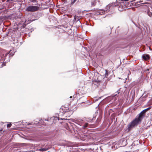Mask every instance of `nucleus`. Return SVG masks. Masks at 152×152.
Masks as SVG:
<instances>
[{"label":"nucleus","instance_id":"obj_1","mask_svg":"<svg viewBox=\"0 0 152 152\" xmlns=\"http://www.w3.org/2000/svg\"><path fill=\"white\" fill-rule=\"evenodd\" d=\"M69 108L68 107H65L64 106L62 107L60 109L59 115L56 114L55 116L50 117V118H48V125H51L53 126L56 123H62V122L60 121V119L61 120H67V118H61L60 116H62V114L63 113L69 112Z\"/></svg>","mask_w":152,"mask_h":152},{"label":"nucleus","instance_id":"obj_2","mask_svg":"<svg viewBox=\"0 0 152 152\" xmlns=\"http://www.w3.org/2000/svg\"><path fill=\"white\" fill-rule=\"evenodd\" d=\"M145 113L142 110L131 122L127 125L126 128L128 131L129 132L134 127L140 124L143 118L145 116Z\"/></svg>","mask_w":152,"mask_h":152},{"label":"nucleus","instance_id":"obj_3","mask_svg":"<svg viewBox=\"0 0 152 152\" xmlns=\"http://www.w3.org/2000/svg\"><path fill=\"white\" fill-rule=\"evenodd\" d=\"M94 120V118L91 119L89 118L84 120L77 119L75 120V123L80 126L82 128L89 129L91 126L90 124L93 122Z\"/></svg>","mask_w":152,"mask_h":152},{"label":"nucleus","instance_id":"obj_4","mask_svg":"<svg viewBox=\"0 0 152 152\" xmlns=\"http://www.w3.org/2000/svg\"><path fill=\"white\" fill-rule=\"evenodd\" d=\"M90 136L87 134H82L80 135V138L82 141H87L88 140Z\"/></svg>","mask_w":152,"mask_h":152},{"label":"nucleus","instance_id":"obj_5","mask_svg":"<svg viewBox=\"0 0 152 152\" xmlns=\"http://www.w3.org/2000/svg\"><path fill=\"white\" fill-rule=\"evenodd\" d=\"M39 7L37 6H29L26 9V10L29 12H33L37 10Z\"/></svg>","mask_w":152,"mask_h":152},{"label":"nucleus","instance_id":"obj_6","mask_svg":"<svg viewBox=\"0 0 152 152\" xmlns=\"http://www.w3.org/2000/svg\"><path fill=\"white\" fill-rule=\"evenodd\" d=\"M9 53V52H5L0 56V63H1L3 61H5L6 58V57L7 56Z\"/></svg>","mask_w":152,"mask_h":152},{"label":"nucleus","instance_id":"obj_7","mask_svg":"<svg viewBox=\"0 0 152 152\" xmlns=\"http://www.w3.org/2000/svg\"><path fill=\"white\" fill-rule=\"evenodd\" d=\"M71 114L69 112H68L62 114V116L64 117H69L70 116Z\"/></svg>","mask_w":152,"mask_h":152},{"label":"nucleus","instance_id":"obj_8","mask_svg":"<svg viewBox=\"0 0 152 152\" xmlns=\"http://www.w3.org/2000/svg\"><path fill=\"white\" fill-rule=\"evenodd\" d=\"M142 58L145 60H147L149 59L150 56L148 54H145L142 56Z\"/></svg>","mask_w":152,"mask_h":152},{"label":"nucleus","instance_id":"obj_9","mask_svg":"<svg viewBox=\"0 0 152 152\" xmlns=\"http://www.w3.org/2000/svg\"><path fill=\"white\" fill-rule=\"evenodd\" d=\"M38 122L39 124H41L42 125H46V123L42 120L41 121L39 120V122Z\"/></svg>","mask_w":152,"mask_h":152},{"label":"nucleus","instance_id":"obj_10","mask_svg":"<svg viewBox=\"0 0 152 152\" xmlns=\"http://www.w3.org/2000/svg\"><path fill=\"white\" fill-rule=\"evenodd\" d=\"M148 15L150 17H151V16H152V13L151 12L149 11H148Z\"/></svg>","mask_w":152,"mask_h":152},{"label":"nucleus","instance_id":"obj_11","mask_svg":"<svg viewBox=\"0 0 152 152\" xmlns=\"http://www.w3.org/2000/svg\"><path fill=\"white\" fill-rule=\"evenodd\" d=\"M151 108V107H149L144 110H143V111H144L145 113H146V112L148 110H149Z\"/></svg>","mask_w":152,"mask_h":152},{"label":"nucleus","instance_id":"obj_12","mask_svg":"<svg viewBox=\"0 0 152 152\" xmlns=\"http://www.w3.org/2000/svg\"><path fill=\"white\" fill-rule=\"evenodd\" d=\"M47 149H46V148H44L40 149L39 150L42 151H46L47 150Z\"/></svg>","mask_w":152,"mask_h":152},{"label":"nucleus","instance_id":"obj_13","mask_svg":"<svg viewBox=\"0 0 152 152\" xmlns=\"http://www.w3.org/2000/svg\"><path fill=\"white\" fill-rule=\"evenodd\" d=\"M12 126V124L11 123H10L9 124H8L7 125V128L10 127Z\"/></svg>","mask_w":152,"mask_h":152},{"label":"nucleus","instance_id":"obj_14","mask_svg":"<svg viewBox=\"0 0 152 152\" xmlns=\"http://www.w3.org/2000/svg\"><path fill=\"white\" fill-rule=\"evenodd\" d=\"M101 11H102V13H99V14H100V15H102V14H104V11L103 10H102Z\"/></svg>","mask_w":152,"mask_h":152},{"label":"nucleus","instance_id":"obj_15","mask_svg":"<svg viewBox=\"0 0 152 152\" xmlns=\"http://www.w3.org/2000/svg\"><path fill=\"white\" fill-rule=\"evenodd\" d=\"M37 123H35V122H32L31 123H30L29 124H37Z\"/></svg>","mask_w":152,"mask_h":152},{"label":"nucleus","instance_id":"obj_16","mask_svg":"<svg viewBox=\"0 0 152 152\" xmlns=\"http://www.w3.org/2000/svg\"><path fill=\"white\" fill-rule=\"evenodd\" d=\"M74 96H70L69 97L70 98H72V99H73L74 98Z\"/></svg>","mask_w":152,"mask_h":152},{"label":"nucleus","instance_id":"obj_17","mask_svg":"<svg viewBox=\"0 0 152 152\" xmlns=\"http://www.w3.org/2000/svg\"><path fill=\"white\" fill-rule=\"evenodd\" d=\"M108 74L107 73V70L106 71V73H105V77L107 76Z\"/></svg>","mask_w":152,"mask_h":152},{"label":"nucleus","instance_id":"obj_18","mask_svg":"<svg viewBox=\"0 0 152 152\" xmlns=\"http://www.w3.org/2000/svg\"><path fill=\"white\" fill-rule=\"evenodd\" d=\"M129 0H122V1H128Z\"/></svg>","mask_w":152,"mask_h":152},{"label":"nucleus","instance_id":"obj_19","mask_svg":"<svg viewBox=\"0 0 152 152\" xmlns=\"http://www.w3.org/2000/svg\"><path fill=\"white\" fill-rule=\"evenodd\" d=\"M129 73L128 74V75H129V74H131V72L130 71H129Z\"/></svg>","mask_w":152,"mask_h":152},{"label":"nucleus","instance_id":"obj_20","mask_svg":"<svg viewBox=\"0 0 152 152\" xmlns=\"http://www.w3.org/2000/svg\"><path fill=\"white\" fill-rule=\"evenodd\" d=\"M107 7V8L108 7H109V6H107V7Z\"/></svg>","mask_w":152,"mask_h":152},{"label":"nucleus","instance_id":"obj_21","mask_svg":"<svg viewBox=\"0 0 152 152\" xmlns=\"http://www.w3.org/2000/svg\"><path fill=\"white\" fill-rule=\"evenodd\" d=\"M125 79H126V80H127V78H126Z\"/></svg>","mask_w":152,"mask_h":152},{"label":"nucleus","instance_id":"obj_22","mask_svg":"<svg viewBox=\"0 0 152 152\" xmlns=\"http://www.w3.org/2000/svg\"><path fill=\"white\" fill-rule=\"evenodd\" d=\"M115 95H117V94H116Z\"/></svg>","mask_w":152,"mask_h":152},{"label":"nucleus","instance_id":"obj_23","mask_svg":"<svg viewBox=\"0 0 152 152\" xmlns=\"http://www.w3.org/2000/svg\"><path fill=\"white\" fill-rule=\"evenodd\" d=\"M48 152H49V151H48Z\"/></svg>","mask_w":152,"mask_h":152}]
</instances>
